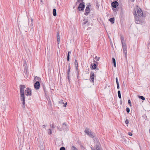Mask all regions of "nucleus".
<instances>
[{
  "instance_id": "38",
  "label": "nucleus",
  "mask_w": 150,
  "mask_h": 150,
  "mask_svg": "<svg viewBox=\"0 0 150 150\" xmlns=\"http://www.w3.org/2000/svg\"><path fill=\"white\" fill-rule=\"evenodd\" d=\"M125 123L127 125L129 123V120L128 119H127L125 120Z\"/></svg>"
},
{
  "instance_id": "2",
  "label": "nucleus",
  "mask_w": 150,
  "mask_h": 150,
  "mask_svg": "<svg viewBox=\"0 0 150 150\" xmlns=\"http://www.w3.org/2000/svg\"><path fill=\"white\" fill-rule=\"evenodd\" d=\"M91 148L92 150H102L99 143H98L97 144H96L94 147V148L91 147Z\"/></svg>"
},
{
  "instance_id": "35",
  "label": "nucleus",
  "mask_w": 150,
  "mask_h": 150,
  "mask_svg": "<svg viewBox=\"0 0 150 150\" xmlns=\"http://www.w3.org/2000/svg\"><path fill=\"white\" fill-rule=\"evenodd\" d=\"M60 150H65V148L64 147H62L60 149Z\"/></svg>"
},
{
  "instance_id": "57",
  "label": "nucleus",
  "mask_w": 150,
  "mask_h": 150,
  "mask_svg": "<svg viewBox=\"0 0 150 150\" xmlns=\"http://www.w3.org/2000/svg\"><path fill=\"white\" fill-rule=\"evenodd\" d=\"M149 133H150V129H149Z\"/></svg>"
},
{
  "instance_id": "5",
  "label": "nucleus",
  "mask_w": 150,
  "mask_h": 150,
  "mask_svg": "<svg viewBox=\"0 0 150 150\" xmlns=\"http://www.w3.org/2000/svg\"><path fill=\"white\" fill-rule=\"evenodd\" d=\"M25 94L27 96L31 95V89L29 88H27L26 90H25Z\"/></svg>"
},
{
  "instance_id": "3",
  "label": "nucleus",
  "mask_w": 150,
  "mask_h": 150,
  "mask_svg": "<svg viewBox=\"0 0 150 150\" xmlns=\"http://www.w3.org/2000/svg\"><path fill=\"white\" fill-rule=\"evenodd\" d=\"M85 8L84 3L83 2H82L80 3L79 6L78 8L79 11H83L84 10Z\"/></svg>"
},
{
  "instance_id": "34",
  "label": "nucleus",
  "mask_w": 150,
  "mask_h": 150,
  "mask_svg": "<svg viewBox=\"0 0 150 150\" xmlns=\"http://www.w3.org/2000/svg\"><path fill=\"white\" fill-rule=\"evenodd\" d=\"M96 6L98 8H99V5L98 2V1L96 2Z\"/></svg>"
},
{
  "instance_id": "47",
  "label": "nucleus",
  "mask_w": 150,
  "mask_h": 150,
  "mask_svg": "<svg viewBox=\"0 0 150 150\" xmlns=\"http://www.w3.org/2000/svg\"><path fill=\"white\" fill-rule=\"evenodd\" d=\"M31 22H32V23H33V18H31Z\"/></svg>"
},
{
  "instance_id": "59",
  "label": "nucleus",
  "mask_w": 150,
  "mask_h": 150,
  "mask_svg": "<svg viewBox=\"0 0 150 150\" xmlns=\"http://www.w3.org/2000/svg\"><path fill=\"white\" fill-rule=\"evenodd\" d=\"M43 126H44V127H45V125H43Z\"/></svg>"
},
{
  "instance_id": "56",
  "label": "nucleus",
  "mask_w": 150,
  "mask_h": 150,
  "mask_svg": "<svg viewBox=\"0 0 150 150\" xmlns=\"http://www.w3.org/2000/svg\"><path fill=\"white\" fill-rule=\"evenodd\" d=\"M59 130L60 131L62 130V129H60Z\"/></svg>"
},
{
  "instance_id": "37",
  "label": "nucleus",
  "mask_w": 150,
  "mask_h": 150,
  "mask_svg": "<svg viewBox=\"0 0 150 150\" xmlns=\"http://www.w3.org/2000/svg\"><path fill=\"white\" fill-rule=\"evenodd\" d=\"M77 2H76V4H77L78 2H83V0H77Z\"/></svg>"
},
{
  "instance_id": "15",
  "label": "nucleus",
  "mask_w": 150,
  "mask_h": 150,
  "mask_svg": "<svg viewBox=\"0 0 150 150\" xmlns=\"http://www.w3.org/2000/svg\"><path fill=\"white\" fill-rule=\"evenodd\" d=\"M57 43L58 44H59L60 42V36L59 35V33H57Z\"/></svg>"
},
{
  "instance_id": "12",
  "label": "nucleus",
  "mask_w": 150,
  "mask_h": 150,
  "mask_svg": "<svg viewBox=\"0 0 150 150\" xmlns=\"http://www.w3.org/2000/svg\"><path fill=\"white\" fill-rule=\"evenodd\" d=\"M21 97V100L22 102H25V96L24 94H20Z\"/></svg>"
},
{
  "instance_id": "7",
  "label": "nucleus",
  "mask_w": 150,
  "mask_h": 150,
  "mask_svg": "<svg viewBox=\"0 0 150 150\" xmlns=\"http://www.w3.org/2000/svg\"><path fill=\"white\" fill-rule=\"evenodd\" d=\"M90 80H91V81L93 83L94 82V73L93 71H91L90 72Z\"/></svg>"
},
{
  "instance_id": "45",
  "label": "nucleus",
  "mask_w": 150,
  "mask_h": 150,
  "mask_svg": "<svg viewBox=\"0 0 150 150\" xmlns=\"http://www.w3.org/2000/svg\"><path fill=\"white\" fill-rule=\"evenodd\" d=\"M116 82V83H117V86L119 85V82H118V81H117Z\"/></svg>"
},
{
  "instance_id": "11",
  "label": "nucleus",
  "mask_w": 150,
  "mask_h": 150,
  "mask_svg": "<svg viewBox=\"0 0 150 150\" xmlns=\"http://www.w3.org/2000/svg\"><path fill=\"white\" fill-rule=\"evenodd\" d=\"M120 38L122 45H126V42L125 41L124 38L123 36L122 35H121Z\"/></svg>"
},
{
  "instance_id": "43",
  "label": "nucleus",
  "mask_w": 150,
  "mask_h": 150,
  "mask_svg": "<svg viewBox=\"0 0 150 150\" xmlns=\"http://www.w3.org/2000/svg\"><path fill=\"white\" fill-rule=\"evenodd\" d=\"M48 130L49 131V133L51 134L52 133V131L51 129H49Z\"/></svg>"
},
{
  "instance_id": "20",
  "label": "nucleus",
  "mask_w": 150,
  "mask_h": 150,
  "mask_svg": "<svg viewBox=\"0 0 150 150\" xmlns=\"http://www.w3.org/2000/svg\"><path fill=\"white\" fill-rule=\"evenodd\" d=\"M62 127L64 129H67L68 128L67 127L66 124L64 123L63 124Z\"/></svg>"
},
{
  "instance_id": "33",
  "label": "nucleus",
  "mask_w": 150,
  "mask_h": 150,
  "mask_svg": "<svg viewBox=\"0 0 150 150\" xmlns=\"http://www.w3.org/2000/svg\"><path fill=\"white\" fill-rule=\"evenodd\" d=\"M33 23H31L30 25V26L31 27V28H33Z\"/></svg>"
},
{
  "instance_id": "54",
  "label": "nucleus",
  "mask_w": 150,
  "mask_h": 150,
  "mask_svg": "<svg viewBox=\"0 0 150 150\" xmlns=\"http://www.w3.org/2000/svg\"><path fill=\"white\" fill-rule=\"evenodd\" d=\"M94 62H96V63H97L96 62V61H95V60L94 61Z\"/></svg>"
},
{
  "instance_id": "4",
  "label": "nucleus",
  "mask_w": 150,
  "mask_h": 150,
  "mask_svg": "<svg viewBox=\"0 0 150 150\" xmlns=\"http://www.w3.org/2000/svg\"><path fill=\"white\" fill-rule=\"evenodd\" d=\"M25 88V86L24 85H20V94H24V89Z\"/></svg>"
},
{
  "instance_id": "25",
  "label": "nucleus",
  "mask_w": 150,
  "mask_h": 150,
  "mask_svg": "<svg viewBox=\"0 0 150 150\" xmlns=\"http://www.w3.org/2000/svg\"><path fill=\"white\" fill-rule=\"evenodd\" d=\"M118 96L119 98L120 99L121 98V93L120 91H118Z\"/></svg>"
},
{
  "instance_id": "19",
  "label": "nucleus",
  "mask_w": 150,
  "mask_h": 150,
  "mask_svg": "<svg viewBox=\"0 0 150 150\" xmlns=\"http://www.w3.org/2000/svg\"><path fill=\"white\" fill-rule=\"evenodd\" d=\"M91 131L90 130V129L88 128H86V129L85 130V132L87 134H89V133Z\"/></svg>"
},
{
  "instance_id": "51",
  "label": "nucleus",
  "mask_w": 150,
  "mask_h": 150,
  "mask_svg": "<svg viewBox=\"0 0 150 150\" xmlns=\"http://www.w3.org/2000/svg\"><path fill=\"white\" fill-rule=\"evenodd\" d=\"M150 45V42H149L148 43V45Z\"/></svg>"
},
{
  "instance_id": "58",
  "label": "nucleus",
  "mask_w": 150,
  "mask_h": 150,
  "mask_svg": "<svg viewBox=\"0 0 150 150\" xmlns=\"http://www.w3.org/2000/svg\"><path fill=\"white\" fill-rule=\"evenodd\" d=\"M75 8V7H73V8Z\"/></svg>"
},
{
  "instance_id": "9",
  "label": "nucleus",
  "mask_w": 150,
  "mask_h": 150,
  "mask_svg": "<svg viewBox=\"0 0 150 150\" xmlns=\"http://www.w3.org/2000/svg\"><path fill=\"white\" fill-rule=\"evenodd\" d=\"M74 64H75V67H76V70L77 75V76H78V75H79V74L78 73L79 71H78V62L76 60H75V61Z\"/></svg>"
},
{
  "instance_id": "24",
  "label": "nucleus",
  "mask_w": 150,
  "mask_h": 150,
  "mask_svg": "<svg viewBox=\"0 0 150 150\" xmlns=\"http://www.w3.org/2000/svg\"><path fill=\"white\" fill-rule=\"evenodd\" d=\"M71 53V52L69 51L68 52V54L67 56V60L69 61V54Z\"/></svg>"
},
{
  "instance_id": "52",
  "label": "nucleus",
  "mask_w": 150,
  "mask_h": 150,
  "mask_svg": "<svg viewBox=\"0 0 150 150\" xmlns=\"http://www.w3.org/2000/svg\"><path fill=\"white\" fill-rule=\"evenodd\" d=\"M68 79H69V75H68Z\"/></svg>"
},
{
  "instance_id": "8",
  "label": "nucleus",
  "mask_w": 150,
  "mask_h": 150,
  "mask_svg": "<svg viewBox=\"0 0 150 150\" xmlns=\"http://www.w3.org/2000/svg\"><path fill=\"white\" fill-rule=\"evenodd\" d=\"M123 48V51L124 53L125 54V57H127V47L126 45H122Z\"/></svg>"
},
{
  "instance_id": "1",
  "label": "nucleus",
  "mask_w": 150,
  "mask_h": 150,
  "mask_svg": "<svg viewBox=\"0 0 150 150\" xmlns=\"http://www.w3.org/2000/svg\"><path fill=\"white\" fill-rule=\"evenodd\" d=\"M134 14L135 15L136 23V24H141L142 23L141 18L143 15V13L141 8L138 6H137L134 8Z\"/></svg>"
},
{
  "instance_id": "16",
  "label": "nucleus",
  "mask_w": 150,
  "mask_h": 150,
  "mask_svg": "<svg viewBox=\"0 0 150 150\" xmlns=\"http://www.w3.org/2000/svg\"><path fill=\"white\" fill-rule=\"evenodd\" d=\"M89 137L91 138H93L95 136V135L94 134H93L92 132H90L89 134H88Z\"/></svg>"
},
{
  "instance_id": "50",
  "label": "nucleus",
  "mask_w": 150,
  "mask_h": 150,
  "mask_svg": "<svg viewBox=\"0 0 150 150\" xmlns=\"http://www.w3.org/2000/svg\"><path fill=\"white\" fill-rule=\"evenodd\" d=\"M134 0H131L132 2H134Z\"/></svg>"
},
{
  "instance_id": "48",
  "label": "nucleus",
  "mask_w": 150,
  "mask_h": 150,
  "mask_svg": "<svg viewBox=\"0 0 150 150\" xmlns=\"http://www.w3.org/2000/svg\"><path fill=\"white\" fill-rule=\"evenodd\" d=\"M117 88L118 89H119V88H120L119 85L117 86Z\"/></svg>"
},
{
  "instance_id": "17",
  "label": "nucleus",
  "mask_w": 150,
  "mask_h": 150,
  "mask_svg": "<svg viewBox=\"0 0 150 150\" xmlns=\"http://www.w3.org/2000/svg\"><path fill=\"white\" fill-rule=\"evenodd\" d=\"M112 62L114 64V66L115 67H116V61L114 58L113 57L112 59Z\"/></svg>"
},
{
  "instance_id": "10",
  "label": "nucleus",
  "mask_w": 150,
  "mask_h": 150,
  "mask_svg": "<svg viewBox=\"0 0 150 150\" xmlns=\"http://www.w3.org/2000/svg\"><path fill=\"white\" fill-rule=\"evenodd\" d=\"M112 6L114 8H116L118 6V3L117 1H115L111 4Z\"/></svg>"
},
{
  "instance_id": "14",
  "label": "nucleus",
  "mask_w": 150,
  "mask_h": 150,
  "mask_svg": "<svg viewBox=\"0 0 150 150\" xmlns=\"http://www.w3.org/2000/svg\"><path fill=\"white\" fill-rule=\"evenodd\" d=\"M91 66L92 67L93 69H96V70H98V68H96V65L95 63L93 64H91Z\"/></svg>"
},
{
  "instance_id": "40",
  "label": "nucleus",
  "mask_w": 150,
  "mask_h": 150,
  "mask_svg": "<svg viewBox=\"0 0 150 150\" xmlns=\"http://www.w3.org/2000/svg\"><path fill=\"white\" fill-rule=\"evenodd\" d=\"M89 12H85L84 13V14L86 16L88 15V14L89 13Z\"/></svg>"
},
{
  "instance_id": "44",
  "label": "nucleus",
  "mask_w": 150,
  "mask_h": 150,
  "mask_svg": "<svg viewBox=\"0 0 150 150\" xmlns=\"http://www.w3.org/2000/svg\"><path fill=\"white\" fill-rule=\"evenodd\" d=\"M63 107H66L67 105V102H66L65 104H64Z\"/></svg>"
},
{
  "instance_id": "36",
  "label": "nucleus",
  "mask_w": 150,
  "mask_h": 150,
  "mask_svg": "<svg viewBox=\"0 0 150 150\" xmlns=\"http://www.w3.org/2000/svg\"><path fill=\"white\" fill-rule=\"evenodd\" d=\"M128 103L129 105L130 106H131V101H130V100H128Z\"/></svg>"
},
{
  "instance_id": "22",
  "label": "nucleus",
  "mask_w": 150,
  "mask_h": 150,
  "mask_svg": "<svg viewBox=\"0 0 150 150\" xmlns=\"http://www.w3.org/2000/svg\"><path fill=\"white\" fill-rule=\"evenodd\" d=\"M114 20L115 19L114 18H111L109 19V21H110L112 24L114 23Z\"/></svg>"
},
{
  "instance_id": "30",
  "label": "nucleus",
  "mask_w": 150,
  "mask_h": 150,
  "mask_svg": "<svg viewBox=\"0 0 150 150\" xmlns=\"http://www.w3.org/2000/svg\"><path fill=\"white\" fill-rule=\"evenodd\" d=\"M25 102H22V106L23 108H25Z\"/></svg>"
},
{
  "instance_id": "55",
  "label": "nucleus",
  "mask_w": 150,
  "mask_h": 150,
  "mask_svg": "<svg viewBox=\"0 0 150 150\" xmlns=\"http://www.w3.org/2000/svg\"><path fill=\"white\" fill-rule=\"evenodd\" d=\"M81 146L82 147H83V146H82V145H81Z\"/></svg>"
},
{
  "instance_id": "31",
  "label": "nucleus",
  "mask_w": 150,
  "mask_h": 150,
  "mask_svg": "<svg viewBox=\"0 0 150 150\" xmlns=\"http://www.w3.org/2000/svg\"><path fill=\"white\" fill-rule=\"evenodd\" d=\"M59 103L61 104H64V103L63 101L62 100H61L60 101H59Z\"/></svg>"
},
{
  "instance_id": "29",
  "label": "nucleus",
  "mask_w": 150,
  "mask_h": 150,
  "mask_svg": "<svg viewBox=\"0 0 150 150\" xmlns=\"http://www.w3.org/2000/svg\"><path fill=\"white\" fill-rule=\"evenodd\" d=\"M100 57H97V56L95 58V59L97 61H99Z\"/></svg>"
},
{
  "instance_id": "32",
  "label": "nucleus",
  "mask_w": 150,
  "mask_h": 150,
  "mask_svg": "<svg viewBox=\"0 0 150 150\" xmlns=\"http://www.w3.org/2000/svg\"><path fill=\"white\" fill-rule=\"evenodd\" d=\"M126 111L127 113H129L130 111L129 108L128 107L127 108H126Z\"/></svg>"
},
{
  "instance_id": "53",
  "label": "nucleus",
  "mask_w": 150,
  "mask_h": 150,
  "mask_svg": "<svg viewBox=\"0 0 150 150\" xmlns=\"http://www.w3.org/2000/svg\"><path fill=\"white\" fill-rule=\"evenodd\" d=\"M40 2H43L42 0H40Z\"/></svg>"
},
{
  "instance_id": "26",
  "label": "nucleus",
  "mask_w": 150,
  "mask_h": 150,
  "mask_svg": "<svg viewBox=\"0 0 150 150\" xmlns=\"http://www.w3.org/2000/svg\"><path fill=\"white\" fill-rule=\"evenodd\" d=\"M70 65L69 64V65L68 66V73H67V74L68 75H69V72H70Z\"/></svg>"
},
{
  "instance_id": "18",
  "label": "nucleus",
  "mask_w": 150,
  "mask_h": 150,
  "mask_svg": "<svg viewBox=\"0 0 150 150\" xmlns=\"http://www.w3.org/2000/svg\"><path fill=\"white\" fill-rule=\"evenodd\" d=\"M34 80L35 81H37L39 82L41 80V79L39 77L36 76L34 78Z\"/></svg>"
},
{
  "instance_id": "39",
  "label": "nucleus",
  "mask_w": 150,
  "mask_h": 150,
  "mask_svg": "<svg viewBox=\"0 0 150 150\" xmlns=\"http://www.w3.org/2000/svg\"><path fill=\"white\" fill-rule=\"evenodd\" d=\"M50 127L53 129L54 127V125L53 124H52V125H50Z\"/></svg>"
},
{
  "instance_id": "49",
  "label": "nucleus",
  "mask_w": 150,
  "mask_h": 150,
  "mask_svg": "<svg viewBox=\"0 0 150 150\" xmlns=\"http://www.w3.org/2000/svg\"><path fill=\"white\" fill-rule=\"evenodd\" d=\"M116 82L117 81H118V79H117V77H116Z\"/></svg>"
},
{
  "instance_id": "13",
  "label": "nucleus",
  "mask_w": 150,
  "mask_h": 150,
  "mask_svg": "<svg viewBox=\"0 0 150 150\" xmlns=\"http://www.w3.org/2000/svg\"><path fill=\"white\" fill-rule=\"evenodd\" d=\"M91 6V5H90V4H89V5H88L86 7V8L85 10V12H90V8L89 7V6Z\"/></svg>"
},
{
  "instance_id": "6",
  "label": "nucleus",
  "mask_w": 150,
  "mask_h": 150,
  "mask_svg": "<svg viewBox=\"0 0 150 150\" xmlns=\"http://www.w3.org/2000/svg\"><path fill=\"white\" fill-rule=\"evenodd\" d=\"M34 87L35 89L36 90L38 89L40 87V83L38 81L36 82L34 84Z\"/></svg>"
},
{
  "instance_id": "42",
  "label": "nucleus",
  "mask_w": 150,
  "mask_h": 150,
  "mask_svg": "<svg viewBox=\"0 0 150 150\" xmlns=\"http://www.w3.org/2000/svg\"><path fill=\"white\" fill-rule=\"evenodd\" d=\"M44 90L45 94H46L47 91H46V89L45 88H44Z\"/></svg>"
},
{
  "instance_id": "28",
  "label": "nucleus",
  "mask_w": 150,
  "mask_h": 150,
  "mask_svg": "<svg viewBox=\"0 0 150 150\" xmlns=\"http://www.w3.org/2000/svg\"><path fill=\"white\" fill-rule=\"evenodd\" d=\"M83 21V22L82 24L83 25L86 24L88 22V21L87 20H84Z\"/></svg>"
},
{
  "instance_id": "46",
  "label": "nucleus",
  "mask_w": 150,
  "mask_h": 150,
  "mask_svg": "<svg viewBox=\"0 0 150 150\" xmlns=\"http://www.w3.org/2000/svg\"><path fill=\"white\" fill-rule=\"evenodd\" d=\"M116 82V83H117V86L119 85V82H118V81H117Z\"/></svg>"
},
{
  "instance_id": "27",
  "label": "nucleus",
  "mask_w": 150,
  "mask_h": 150,
  "mask_svg": "<svg viewBox=\"0 0 150 150\" xmlns=\"http://www.w3.org/2000/svg\"><path fill=\"white\" fill-rule=\"evenodd\" d=\"M139 98H140V99H142V100H145V98L143 96H139Z\"/></svg>"
},
{
  "instance_id": "23",
  "label": "nucleus",
  "mask_w": 150,
  "mask_h": 150,
  "mask_svg": "<svg viewBox=\"0 0 150 150\" xmlns=\"http://www.w3.org/2000/svg\"><path fill=\"white\" fill-rule=\"evenodd\" d=\"M71 150H78V149L74 146H72L71 148Z\"/></svg>"
},
{
  "instance_id": "41",
  "label": "nucleus",
  "mask_w": 150,
  "mask_h": 150,
  "mask_svg": "<svg viewBox=\"0 0 150 150\" xmlns=\"http://www.w3.org/2000/svg\"><path fill=\"white\" fill-rule=\"evenodd\" d=\"M128 134L130 136H132V133H131V132H128Z\"/></svg>"
},
{
  "instance_id": "21",
  "label": "nucleus",
  "mask_w": 150,
  "mask_h": 150,
  "mask_svg": "<svg viewBox=\"0 0 150 150\" xmlns=\"http://www.w3.org/2000/svg\"><path fill=\"white\" fill-rule=\"evenodd\" d=\"M53 16H55L57 15L56 11L55 8H54L53 10Z\"/></svg>"
}]
</instances>
